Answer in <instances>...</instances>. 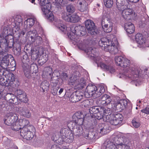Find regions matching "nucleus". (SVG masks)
Segmentation results:
<instances>
[{"label": "nucleus", "mask_w": 149, "mask_h": 149, "mask_svg": "<svg viewBox=\"0 0 149 149\" xmlns=\"http://www.w3.org/2000/svg\"><path fill=\"white\" fill-rule=\"evenodd\" d=\"M105 118H104V121L109 122L113 125L119 127L122 124L123 117L120 113H118L106 116Z\"/></svg>", "instance_id": "39448f33"}, {"label": "nucleus", "mask_w": 149, "mask_h": 149, "mask_svg": "<svg viewBox=\"0 0 149 149\" xmlns=\"http://www.w3.org/2000/svg\"><path fill=\"white\" fill-rule=\"evenodd\" d=\"M70 17V14H68V13L65 11H63L61 13V17L64 20L68 22L70 21L69 18Z\"/></svg>", "instance_id": "3c124183"}, {"label": "nucleus", "mask_w": 149, "mask_h": 149, "mask_svg": "<svg viewBox=\"0 0 149 149\" xmlns=\"http://www.w3.org/2000/svg\"><path fill=\"white\" fill-rule=\"evenodd\" d=\"M70 30L72 33H71L68 36L72 40H75V36H83L85 34L86 30L84 26L78 25L75 27L72 26L70 28Z\"/></svg>", "instance_id": "1a4fd4ad"}, {"label": "nucleus", "mask_w": 149, "mask_h": 149, "mask_svg": "<svg viewBox=\"0 0 149 149\" xmlns=\"http://www.w3.org/2000/svg\"><path fill=\"white\" fill-rule=\"evenodd\" d=\"M69 19L70 21H69L68 22L75 23L78 22L79 19V17L77 15H73L70 16Z\"/></svg>", "instance_id": "de8ad7c7"}, {"label": "nucleus", "mask_w": 149, "mask_h": 149, "mask_svg": "<svg viewBox=\"0 0 149 149\" xmlns=\"http://www.w3.org/2000/svg\"><path fill=\"white\" fill-rule=\"evenodd\" d=\"M21 45L19 43H17L15 44V46L13 47L14 54L16 56H18L20 55L21 51Z\"/></svg>", "instance_id": "f704fd0d"}, {"label": "nucleus", "mask_w": 149, "mask_h": 149, "mask_svg": "<svg viewBox=\"0 0 149 149\" xmlns=\"http://www.w3.org/2000/svg\"><path fill=\"white\" fill-rule=\"evenodd\" d=\"M92 100H89L88 99H86L82 103V105L84 107H87L89 106L92 105L93 103Z\"/></svg>", "instance_id": "4d7b16f0"}, {"label": "nucleus", "mask_w": 149, "mask_h": 149, "mask_svg": "<svg viewBox=\"0 0 149 149\" xmlns=\"http://www.w3.org/2000/svg\"><path fill=\"white\" fill-rule=\"evenodd\" d=\"M66 9L67 12L71 14L75 12V8L74 4H70L66 5Z\"/></svg>", "instance_id": "c9c22d12"}, {"label": "nucleus", "mask_w": 149, "mask_h": 149, "mask_svg": "<svg viewBox=\"0 0 149 149\" xmlns=\"http://www.w3.org/2000/svg\"><path fill=\"white\" fill-rule=\"evenodd\" d=\"M63 0H55L52 3L53 5L57 10L61 9V6Z\"/></svg>", "instance_id": "4c0bfd02"}, {"label": "nucleus", "mask_w": 149, "mask_h": 149, "mask_svg": "<svg viewBox=\"0 0 149 149\" xmlns=\"http://www.w3.org/2000/svg\"><path fill=\"white\" fill-rule=\"evenodd\" d=\"M7 50L5 48L3 45L0 40V55L4 56L8 54L7 53Z\"/></svg>", "instance_id": "a18cd8bd"}, {"label": "nucleus", "mask_w": 149, "mask_h": 149, "mask_svg": "<svg viewBox=\"0 0 149 149\" xmlns=\"http://www.w3.org/2000/svg\"><path fill=\"white\" fill-rule=\"evenodd\" d=\"M82 93L77 92H73L70 95V100L72 102L75 103L80 100L83 98Z\"/></svg>", "instance_id": "412c9836"}, {"label": "nucleus", "mask_w": 149, "mask_h": 149, "mask_svg": "<svg viewBox=\"0 0 149 149\" xmlns=\"http://www.w3.org/2000/svg\"><path fill=\"white\" fill-rule=\"evenodd\" d=\"M80 127L79 126H76L75 128H72L73 132L76 133V135H79L81 133L82 131L80 129Z\"/></svg>", "instance_id": "e2e57ef3"}, {"label": "nucleus", "mask_w": 149, "mask_h": 149, "mask_svg": "<svg viewBox=\"0 0 149 149\" xmlns=\"http://www.w3.org/2000/svg\"><path fill=\"white\" fill-rule=\"evenodd\" d=\"M49 84L47 81H44L41 83L40 87L42 90L43 92L45 91H47L49 90Z\"/></svg>", "instance_id": "473e14b6"}, {"label": "nucleus", "mask_w": 149, "mask_h": 149, "mask_svg": "<svg viewBox=\"0 0 149 149\" xmlns=\"http://www.w3.org/2000/svg\"><path fill=\"white\" fill-rule=\"evenodd\" d=\"M98 55L96 56L94 58L92 59L93 60L95 63L97 64L98 67L99 66V63L100 65L101 68L104 70L105 71H108L110 73H112L115 71V70L114 68L112 65H107L104 63L101 62V58Z\"/></svg>", "instance_id": "9b49d317"}, {"label": "nucleus", "mask_w": 149, "mask_h": 149, "mask_svg": "<svg viewBox=\"0 0 149 149\" xmlns=\"http://www.w3.org/2000/svg\"><path fill=\"white\" fill-rule=\"evenodd\" d=\"M59 77L58 75H56L54 73H53L51 77V80L52 83H54L56 84L58 82Z\"/></svg>", "instance_id": "13d9d810"}, {"label": "nucleus", "mask_w": 149, "mask_h": 149, "mask_svg": "<svg viewBox=\"0 0 149 149\" xmlns=\"http://www.w3.org/2000/svg\"><path fill=\"white\" fill-rule=\"evenodd\" d=\"M97 88L96 86L92 84H89L86 87L85 93L84 94L85 97L88 98L93 96L95 97Z\"/></svg>", "instance_id": "4468645a"}, {"label": "nucleus", "mask_w": 149, "mask_h": 149, "mask_svg": "<svg viewBox=\"0 0 149 149\" xmlns=\"http://www.w3.org/2000/svg\"><path fill=\"white\" fill-rule=\"evenodd\" d=\"M132 125L135 128H138L140 125V124L136 118L135 117L132 121Z\"/></svg>", "instance_id": "bf43d9fd"}, {"label": "nucleus", "mask_w": 149, "mask_h": 149, "mask_svg": "<svg viewBox=\"0 0 149 149\" xmlns=\"http://www.w3.org/2000/svg\"><path fill=\"white\" fill-rule=\"evenodd\" d=\"M59 89L58 87H54L51 90L52 93L54 95L57 94L58 90Z\"/></svg>", "instance_id": "338daca9"}, {"label": "nucleus", "mask_w": 149, "mask_h": 149, "mask_svg": "<svg viewBox=\"0 0 149 149\" xmlns=\"http://www.w3.org/2000/svg\"><path fill=\"white\" fill-rule=\"evenodd\" d=\"M69 132L70 131L67 129L62 128L61 129L60 131V137L63 141H66L67 138H68Z\"/></svg>", "instance_id": "b1692460"}, {"label": "nucleus", "mask_w": 149, "mask_h": 149, "mask_svg": "<svg viewBox=\"0 0 149 149\" xmlns=\"http://www.w3.org/2000/svg\"><path fill=\"white\" fill-rule=\"evenodd\" d=\"M124 58L121 56H116L115 58V61L117 65L120 66Z\"/></svg>", "instance_id": "49530a36"}, {"label": "nucleus", "mask_w": 149, "mask_h": 149, "mask_svg": "<svg viewBox=\"0 0 149 149\" xmlns=\"http://www.w3.org/2000/svg\"><path fill=\"white\" fill-rule=\"evenodd\" d=\"M48 56L47 55H43L40 57V58L38 60V63L41 66L44 64L48 60Z\"/></svg>", "instance_id": "a19ab883"}, {"label": "nucleus", "mask_w": 149, "mask_h": 149, "mask_svg": "<svg viewBox=\"0 0 149 149\" xmlns=\"http://www.w3.org/2000/svg\"><path fill=\"white\" fill-rule=\"evenodd\" d=\"M112 109H114V107H113L112 105H108L107 106V107L106 109L105 108V111L104 113V116L103 117V120H104V118H105L106 116L108 115H110L111 114H114L112 113Z\"/></svg>", "instance_id": "72a5a7b5"}, {"label": "nucleus", "mask_w": 149, "mask_h": 149, "mask_svg": "<svg viewBox=\"0 0 149 149\" xmlns=\"http://www.w3.org/2000/svg\"><path fill=\"white\" fill-rule=\"evenodd\" d=\"M18 118L17 114L14 112H10L6 114L3 120L5 124L11 126L14 124Z\"/></svg>", "instance_id": "f8f14e48"}, {"label": "nucleus", "mask_w": 149, "mask_h": 149, "mask_svg": "<svg viewBox=\"0 0 149 149\" xmlns=\"http://www.w3.org/2000/svg\"><path fill=\"white\" fill-rule=\"evenodd\" d=\"M77 87L79 89H82L86 86V81L82 78H81L79 84L77 85Z\"/></svg>", "instance_id": "09e8293b"}, {"label": "nucleus", "mask_w": 149, "mask_h": 149, "mask_svg": "<svg viewBox=\"0 0 149 149\" xmlns=\"http://www.w3.org/2000/svg\"><path fill=\"white\" fill-rule=\"evenodd\" d=\"M77 79V78L75 77V76H72L68 80V84L70 85H73L75 83V82Z\"/></svg>", "instance_id": "864d4df0"}, {"label": "nucleus", "mask_w": 149, "mask_h": 149, "mask_svg": "<svg viewBox=\"0 0 149 149\" xmlns=\"http://www.w3.org/2000/svg\"><path fill=\"white\" fill-rule=\"evenodd\" d=\"M94 116L97 119L100 120L102 117L103 118L104 116H103V115L101 113V112H98L97 113L94 115Z\"/></svg>", "instance_id": "774afa93"}, {"label": "nucleus", "mask_w": 149, "mask_h": 149, "mask_svg": "<svg viewBox=\"0 0 149 149\" xmlns=\"http://www.w3.org/2000/svg\"><path fill=\"white\" fill-rule=\"evenodd\" d=\"M104 145L106 149H117V147L113 142H112L109 140H107L105 142Z\"/></svg>", "instance_id": "c756f323"}, {"label": "nucleus", "mask_w": 149, "mask_h": 149, "mask_svg": "<svg viewBox=\"0 0 149 149\" xmlns=\"http://www.w3.org/2000/svg\"><path fill=\"white\" fill-rule=\"evenodd\" d=\"M4 70L0 68V84L2 85L8 87V80L6 79L5 81V79L3 77V76L4 73Z\"/></svg>", "instance_id": "c85d7f7f"}, {"label": "nucleus", "mask_w": 149, "mask_h": 149, "mask_svg": "<svg viewBox=\"0 0 149 149\" xmlns=\"http://www.w3.org/2000/svg\"><path fill=\"white\" fill-rule=\"evenodd\" d=\"M135 40L139 45H142L145 42V39L140 33H137L135 36Z\"/></svg>", "instance_id": "7c9ffc66"}, {"label": "nucleus", "mask_w": 149, "mask_h": 149, "mask_svg": "<svg viewBox=\"0 0 149 149\" xmlns=\"http://www.w3.org/2000/svg\"><path fill=\"white\" fill-rule=\"evenodd\" d=\"M8 84V87L10 86L13 88H15L19 84V81L15 80V76L12 73H10L9 74Z\"/></svg>", "instance_id": "6ab92c4d"}, {"label": "nucleus", "mask_w": 149, "mask_h": 149, "mask_svg": "<svg viewBox=\"0 0 149 149\" xmlns=\"http://www.w3.org/2000/svg\"><path fill=\"white\" fill-rule=\"evenodd\" d=\"M132 106L130 104L126 108L124 112V114L125 116L128 117L130 116L132 114Z\"/></svg>", "instance_id": "ea45409f"}, {"label": "nucleus", "mask_w": 149, "mask_h": 149, "mask_svg": "<svg viewBox=\"0 0 149 149\" xmlns=\"http://www.w3.org/2000/svg\"><path fill=\"white\" fill-rule=\"evenodd\" d=\"M35 131L34 127L29 125L26 127L22 128L20 130V135L24 139L26 140H30L33 137V132Z\"/></svg>", "instance_id": "6e6552de"}, {"label": "nucleus", "mask_w": 149, "mask_h": 149, "mask_svg": "<svg viewBox=\"0 0 149 149\" xmlns=\"http://www.w3.org/2000/svg\"><path fill=\"white\" fill-rule=\"evenodd\" d=\"M113 107L115 108V109L116 110L118 111H120L123 109L121 104L120 103L119 101L114 105Z\"/></svg>", "instance_id": "5fc2aeb1"}, {"label": "nucleus", "mask_w": 149, "mask_h": 149, "mask_svg": "<svg viewBox=\"0 0 149 149\" xmlns=\"http://www.w3.org/2000/svg\"><path fill=\"white\" fill-rule=\"evenodd\" d=\"M104 1L105 6L108 8L111 7L113 4V0H104Z\"/></svg>", "instance_id": "052dcab7"}, {"label": "nucleus", "mask_w": 149, "mask_h": 149, "mask_svg": "<svg viewBox=\"0 0 149 149\" xmlns=\"http://www.w3.org/2000/svg\"><path fill=\"white\" fill-rule=\"evenodd\" d=\"M18 123L19 125L22 128L29 126V122L26 119H20L19 120Z\"/></svg>", "instance_id": "e433bc0d"}, {"label": "nucleus", "mask_w": 149, "mask_h": 149, "mask_svg": "<svg viewBox=\"0 0 149 149\" xmlns=\"http://www.w3.org/2000/svg\"><path fill=\"white\" fill-rule=\"evenodd\" d=\"M98 127H97V131L102 134H106L108 132V129L107 126L104 124H100L98 125Z\"/></svg>", "instance_id": "a878e982"}, {"label": "nucleus", "mask_w": 149, "mask_h": 149, "mask_svg": "<svg viewBox=\"0 0 149 149\" xmlns=\"http://www.w3.org/2000/svg\"><path fill=\"white\" fill-rule=\"evenodd\" d=\"M128 3L126 0H117L116 5L118 10H122V15L123 18L127 20L131 19L134 12L131 8H128Z\"/></svg>", "instance_id": "f03ea898"}, {"label": "nucleus", "mask_w": 149, "mask_h": 149, "mask_svg": "<svg viewBox=\"0 0 149 149\" xmlns=\"http://www.w3.org/2000/svg\"><path fill=\"white\" fill-rule=\"evenodd\" d=\"M78 3L79 5L80 6V8L79 10L81 12H84L86 11L88 8V4L85 1H79Z\"/></svg>", "instance_id": "2f4dec72"}, {"label": "nucleus", "mask_w": 149, "mask_h": 149, "mask_svg": "<svg viewBox=\"0 0 149 149\" xmlns=\"http://www.w3.org/2000/svg\"><path fill=\"white\" fill-rule=\"evenodd\" d=\"M125 29L127 32L129 34L133 33L134 31V25L131 22H127L125 24Z\"/></svg>", "instance_id": "393cba45"}, {"label": "nucleus", "mask_w": 149, "mask_h": 149, "mask_svg": "<svg viewBox=\"0 0 149 149\" xmlns=\"http://www.w3.org/2000/svg\"><path fill=\"white\" fill-rule=\"evenodd\" d=\"M26 23L27 25H29V26H31L33 25L35 23V20L32 18H29L26 20Z\"/></svg>", "instance_id": "69168bd1"}, {"label": "nucleus", "mask_w": 149, "mask_h": 149, "mask_svg": "<svg viewBox=\"0 0 149 149\" xmlns=\"http://www.w3.org/2000/svg\"><path fill=\"white\" fill-rule=\"evenodd\" d=\"M15 62L12 55L7 54L0 60V66L4 69L7 68V67L10 68L15 66Z\"/></svg>", "instance_id": "0eeeda50"}, {"label": "nucleus", "mask_w": 149, "mask_h": 149, "mask_svg": "<svg viewBox=\"0 0 149 149\" xmlns=\"http://www.w3.org/2000/svg\"><path fill=\"white\" fill-rule=\"evenodd\" d=\"M30 73L31 76V74L33 73L36 74L38 70V66L36 63H32L30 65Z\"/></svg>", "instance_id": "c03bdc74"}, {"label": "nucleus", "mask_w": 149, "mask_h": 149, "mask_svg": "<svg viewBox=\"0 0 149 149\" xmlns=\"http://www.w3.org/2000/svg\"><path fill=\"white\" fill-rule=\"evenodd\" d=\"M16 97L17 99V101L18 100H19L21 102L26 103L28 100L26 95L24 93Z\"/></svg>", "instance_id": "58836bf2"}, {"label": "nucleus", "mask_w": 149, "mask_h": 149, "mask_svg": "<svg viewBox=\"0 0 149 149\" xmlns=\"http://www.w3.org/2000/svg\"><path fill=\"white\" fill-rule=\"evenodd\" d=\"M113 139V142L117 148H120L121 149H130V146L131 143L128 138L125 136L120 137L117 136Z\"/></svg>", "instance_id": "423d86ee"}, {"label": "nucleus", "mask_w": 149, "mask_h": 149, "mask_svg": "<svg viewBox=\"0 0 149 149\" xmlns=\"http://www.w3.org/2000/svg\"><path fill=\"white\" fill-rule=\"evenodd\" d=\"M84 117V115L82 112H76L72 116V121L79 125H81L83 124Z\"/></svg>", "instance_id": "f3484780"}, {"label": "nucleus", "mask_w": 149, "mask_h": 149, "mask_svg": "<svg viewBox=\"0 0 149 149\" xmlns=\"http://www.w3.org/2000/svg\"><path fill=\"white\" fill-rule=\"evenodd\" d=\"M16 110L19 113L25 117L29 118L31 116L30 110L25 106L19 107L17 108Z\"/></svg>", "instance_id": "aec40b11"}, {"label": "nucleus", "mask_w": 149, "mask_h": 149, "mask_svg": "<svg viewBox=\"0 0 149 149\" xmlns=\"http://www.w3.org/2000/svg\"><path fill=\"white\" fill-rule=\"evenodd\" d=\"M15 24L18 25L22 22V19L20 15H18L16 16L15 19Z\"/></svg>", "instance_id": "680f3d73"}, {"label": "nucleus", "mask_w": 149, "mask_h": 149, "mask_svg": "<svg viewBox=\"0 0 149 149\" xmlns=\"http://www.w3.org/2000/svg\"><path fill=\"white\" fill-rule=\"evenodd\" d=\"M55 24L56 27L62 32H64L66 31L67 27L63 24V22L62 21L59 19L58 20Z\"/></svg>", "instance_id": "cd10ccee"}, {"label": "nucleus", "mask_w": 149, "mask_h": 149, "mask_svg": "<svg viewBox=\"0 0 149 149\" xmlns=\"http://www.w3.org/2000/svg\"><path fill=\"white\" fill-rule=\"evenodd\" d=\"M119 101L120 103L121 104L123 109L124 108H126L127 107L126 106H128L127 105L128 104H129L128 105H129L130 104H128L127 101L125 99L120 100H119Z\"/></svg>", "instance_id": "0e129e2a"}, {"label": "nucleus", "mask_w": 149, "mask_h": 149, "mask_svg": "<svg viewBox=\"0 0 149 149\" xmlns=\"http://www.w3.org/2000/svg\"><path fill=\"white\" fill-rule=\"evenodd\" d=\"M5 99L7 101H9L11 103L16 104L17 99L15 95L12 93H8L4 96Z\"/></svg>", "instance_id": "4be33fe9"}, {"label": "nucleus", "mask_w": 149, "mask_h": 149, "mask_svg": "<svg viewBox=\"0 0 149 149\" xmlns=\"http://www.w3.org/2000/svg\"><path fill=\"white\" fill-rule=\"evenodd\" d=\"M11 128L13 130L15 131H18L19 129H21L22 128L20 126L18 123L16 122L14 124L11 125Z\"/></svg>", "instance_id": "6e6d98bb"}, {"label": "nucleus", "mask_w": 149, "mask_h": 149, "mask_svg": "<svg viewBox=\"0 0 149 149\" xmlns=\"http://www.w3.org/2000/svg\"><path fill=\"white\" fill-rule=\"evenodd\" d=\"M85 26L89 34L91 35L97 34V30L95 27V23L91 20L88 19L86 21Z\"/></svg>", "instance_id": "2eb2a0df"}, {"label": "nucleus", "mask_w": 149, "mask_h": 149, "mask_svg": "<svg viewBox=\"0 0 149 149\" xmlns=\"http://www.w3.org/2000/svg\"><path fill=\"white\" fill-rule=\"evenodd\" d=\"M12 33L11 29L8 27H6L3 29L2 34L0 36L2 37L3 38H7L8 37L12 36Z\"/></svg>", "instance_id": "5701e85b"}, {"label": "nucleus", "mask_w": 149, "mask_h": 149, "mask_svg": "<svg viewBox=\"0 0 149 149\" xmlns=\"http://www.w3.org/2000/svg\"><path fill=\"white\" fill-rule=\"evenodd\" d=\"M79 46L81 47L83 49L86 54L87 57L92 59L98 55V53L96 52V48H93L92 47L86 48L88 45L84 43H80L79 44Z\"/></svg>", "instance_id": "9d476101"}, {"label": "nucleus", "mask_w": 149, "mask_h": 149, "mask_svg": "<svg viewBox=\"0 0 149 149\" xmlns=\"http://www.w3.org/2000/svg\"><path fill=\"white\" fill-rule=\"evenodd\" d=\"M40 7L47 20L52 22L54 19L53 14L50 10L51 6L49 0H40Z\"/></svg>", "instance_id": "20e7f679"}, {"label": "nucleus", "mask_w": 149, "mask_h": 149, "mask_svg": "<svg viewBox=\"0 0 149 149\" xmlns=\"http://www.w3.org/2000/svg\"><path fill=\"white\" fill-rule=\"evenodd\" d=\"M111 101L112 99L110 96L107 94H104L99 98L98 102L100 105L103 106L109 105L112 106V104L111 103Z\"/></svg>", "instance_id": "a211bd4d"}, {"label": "nucleus", "mask_w": 149, "mask_h": 149, "mask_svg": "<svg viewBox=\"0 0 149 149\" xmlns=\"http://www.w3.org/2000/svg\"><path fill=\"white\" fill-rule=\"evenodd\" d=\"M22 66L25 76L28 78H30L31 76L29 65L27 63H24Z\"/></svg>", "instance_id": "bb28decb"}, {"label": "nucleus", "mask_w": 149, "mask_h": 149, "mask_svg": "<svg viewBox=\"0 0 149 149\" xmlns=\"http://www.w3.org/2000/svg\"><path fill=\"white\" fill-rule=\"evenodd\" d=\"M99 45L102 50L112 54H115L118 52V48L115 44L107 37L101 38L99 41Z\"/></svg>", "instance_id": "7ed1b4c3"}, {"label": "nucleus", "mask_w": 149, "mask_h": 149, "mask_svg": "<svg viewBox=\"0 0 149 149\" xmlns=\"http://www.w3.org/2000/svg\"><path fill=\"white\" fill-rule=\"evenodd\" d=\"M130 64V61L127 58H124L120 66L124 68H127V69H128L127 70V71H126L124 73H120L117 76L120 78H125V76L131 78L134 81L136 80L137 79V78L140 76V74H144V71L143 72L139 68H129Z\"/></svg>", "instance_id": "f257e3e1"}, {"label": "nucleus", "mask_w": 149, "mask_h": 149, "mask_svg": "<svg viewBox=\"0 0 149 149\" xmlns=\"http://www.w3.org/2000/svg\"><path fill=\"white\" fill-rule=\"evenodd\" d=\"M97 92H96V96H95V98L98 97L100 96L105 91L104 87L103 86H100L97 88Z\"/></svg>", "instance_id": "37998d69"}, {"label": "nucleus", "mask_w": 149, "mask_h": 149, "mask_svg": "<svg viewBox=\"0 0 149 149\" xmlns=\"http://www.w3.org/2000/svg\"><path fill=\"white\" fill-rule=\"evenodd\" d=\"M31 58L34 61H36L39 57L38 52L34 50H31Z\"/></svg>", "instance_id": "8fccbe9b"}, {"label": "nucleus", "mask_w": 149, "mask_h": 149, "mask_svg": "<svg viewBox=\"0 0 149 149\" xmlns=\"http://www.w3.org/2000/svg\"><path fill=\"white\" fill-rule=\"evenodd\" d=\"M98 106H94L91 107L89 109V112L92 116H94L95 114L99 112Z\"/></svg>", "instance_id": "603ef678"}, {"label": "nucleus", "mask_w": 149, "mask_h": 149, "mask_svg": "<svg viewBox=\"0 0 149 149\" xmlns=\"http://www.w3.org/2000/svg\"><path fill=\"white\" fill-rule=\"evenodd\" d=\"M101 25L103 31L107 33L111 32L112 30L113 23L111 20L107 17H104L101 22Z\"/></svg>", "instance_id": "ddd939ff"}, {"label": "nucleus", "mask_w": 149, "mask_h": 149, "mask_svg": "<svg viewBox=\"0 0 149 149\" xmlns=\"http://www.w3.org/2000/svg\"><path fill=\"white\" fill-rule=\"evenodd\" d=\"M32 42L34 43L35 46H37L41 45L43 41L42 38L41 37L38 36L33 39V40H32Z\"/></svg>", "instance_id": "79ce46f5"}, {"label": "nucleus", "mask_w": 149, "mask_h": 149, "mask_svg": "<svg viewBox=\"0 0 149 149\" xmlns=\"http://www.w3.org/2000/svg\"><path fill=\"white\" fill-rule=\"evenodd\" d=\"M0 40L7 49L8 47L9 48H11L14 45V40L13 36H12L8 37L7 38H3L2 37L0 36Z\"/></svg>", "instance_id": "dca6fc26"}]
</instances>
